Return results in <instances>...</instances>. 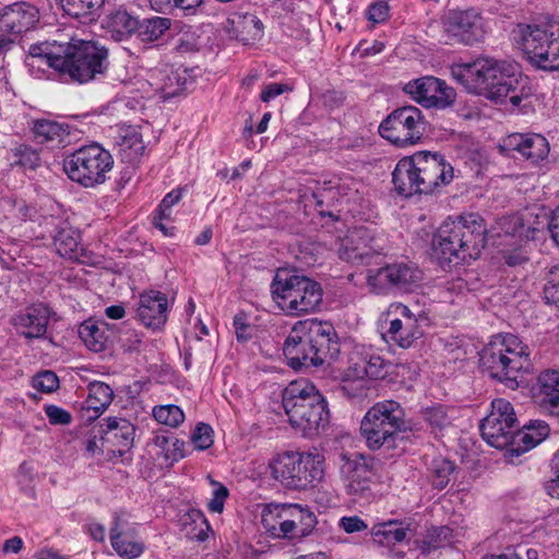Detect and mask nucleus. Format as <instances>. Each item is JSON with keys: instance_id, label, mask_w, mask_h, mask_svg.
Here are the masks:
<instances>
[{"instance_id": "obj_63", "label": "nucleus", "mask_w": 559, "mask_h": 559, "mask_svg": "<svg viewBox=\"0 0 559 559\" xmlns=\"http://www.w3.org/2000/svg\"><path fill=\"white\" fill-rule=\"evenodd\" d=\"M150 3L153 10L160 13L170 12L175 7L174 0H150Z\"/></svg>"}, {"instance_id": "obj_15", "label": "nucleus", "mask_w": 559, "mask_h": 559, "mask_svg": "<svg viewBox=\"0 0 559 559\" xmlns=\"http://www.w3.org/2000/svg\"><path fill=\"white\" fill-rule=\"evenodd\" d=\"M404 92L426 108L444 109L453 105L455 90L435 76H423L408 82Z\"/></svg>"}, {"instance_id": "obj_35", "label": "nucleus", "mask_w": 559, "mask_h": 559, "mask_svg": "<svg viewBox=\"0 0 559 559\" xmlns=\"http://www.w3.org/2000/svg\"><path fill=\"white\" fill-rule=\"evenodd\" d=\"M119 155L126 163L134 164L140 160L145 151L142 135L133 127L121 128L116 138Z\"/></svg>"}, {"instance_id": "obj_56", "label": "nucleus", "mask_w": 559, "mask_h": 559, "mask_svg": "<svg viewBox=\"0 0 559 559\" xmlns=\"http://www.w3.org/2000/svg\"><path fill=\"white\" fill-rule=\"evenodd\" d=\"M182 198L181 190L175 189L167 193L162 200L158 210H159V219L167 218L169 213H167L175 204H177Z\"/></svg>"}, {"instance_id": "obj_11", "label": "nucleus", "mask_w": 559, "mask_h": 559, "mask_svg": "<svg viewBox=\"0 0 559 559\" xmlns=\"http://www.w3.org/2000/svg\"><path fill=\"white\" fill-rule=\"evenodd\" d=\"M483 439L491 447L508 450L514 445L519 423L512 404L504 399L491 402V411L479 426Z\"/></svg>"}, {"instance_id": "obj_54", "label": "nucleus", "mask_w": 559, "mask_h": 559, "mask_svg": "<svg viewBox=\"0 0 559 559\" xmlns=\"http://www.w3.org/2000/svg\"><path fill=\"white\" fill-rule=\"evenodd\" d=\"M228 495L229 491L227 487L222 484H217V488L214 490L213 497L207 503L209 510L214 513H222Z\"/></svg>"}, {"instance_id": "obj_24", "label": "nucleus", "mask_w": 559, "mask_h": 559, "mask_svg": "<svg viewBox=\"0 0 559 559\" xmlns=\"http://www.w3.org/2000/svg\"><path fill=\"white\" fill-rule=\"evenodd\" d=\"M110 543L116 552L128 559L140 557L144 551V544L136 537V526L128 521L123 514L116 513L110 527Z\"/></svg>"}, {"instance_id": "obj_32", "label": "nucleus", "mask_w": 559, "mask_h": 559, "mask_svg": "<svg viewBox=\"0 0 559 559\" xmlns=\"http://www.w3.org/2000/svg\"><path fill=\"white\" fill-rule=\"evenodd\" d=\"M33 133L38 143L51 148L66 147L71 143V127L49 119H37L33 124Z\"/></svg>"}, {"instance_id": "obj_27", "label": "nucleus", "mask_w": 559, "mask_h": 559, "mask_svg": "<svg viewBox=\"0 0 559 559\" xmlns=\"http://www.w3.org/2000/svg\"><path fill=\"white\" fill-rule=\"evenodd\" d=\"M502 147L518 152L532 164L546 159L550 151L547 139L539 133H512L503 140Z\"/></svg>"}, {"instance_id": "obj_12", "label": "nucleus", "mask_w": 559, "mask_h": 559, "mask_svg": "<svg viewBox=\"0 0 559 559\" xmlns=\"http://www.w3.org/2000/svg\"><path fill=\"white\" fill-rule=\"evenodd\" d=\"M520 46L531 63L547 71L559 70L558 34L539 25H527L521 29Z\"/></svg>"}, {"instance_id": "obj_39", "label": "nucleus", "mask_w": 559, "mask_h": 559, "mask_svg": "<svg viewBox=\"0 0 559 559\" xmlns=\"http://www.w3.org/2000/svg\"><path fill=\"white\" fill-rule=\"evenodd\" d=\"M107 24L112 33V37H115L116 40H121L123 37L138 31L139 20L127 11L118 10L108 16Z\"/></svg>"}, {"instance_id": "obj_8", "label": "nucleus", "mask_w": 559, "mask_h": 559, "mask_svg": "<svg viewBox=\"0 0 559 559\" xmlns=\"http://www.w3.org/2000/svg\"><path fill=\"white\" fill-rule=\"evenodd\" d=\"M323 457L311 452H284L271 464L272 475L288 489L313 487L323 476Z\"/></svg>"}, {"instance_id": "obj_5", "label": "nucleus", "mask_w": 559, "mask_h": 559, "mask_svg": "<svg viewBox=\"0 0 559 559\" xmlns=\"http://www.w3.org/2000/svg\"><path fill=\"white\" fill-rule=\"evenodd\" d=\"M486 227L475 213L447 219L432 238V250L449 262L476 260L486 246Z\"/></svg>"}, {"instance_id": "obj_13", "label": "nucleus", "mask_w": 559, "mask_h": 559, "mask_svg": "<svg viewBox=\"0 0 559 559\" xmlns=\"http://www.w3.org/2000/svg\"><path fill=\"white\" fill-rule=\"evenodd\" d=\"M421 280L420 271L411 263H392L374 271H369L367 283L379 295L390 293H408Z\"/></svg>"}, {"instance_id": "obj_23", "label": "nucleus", "mask_w": 559, "mask_h": 559, "mask_svg": "<svg viewBox=\"0 0 559 559\" xmlns=\"http://www.w3.org/2000/svg\"><path fill=\"white\" fill-rule=\"evenodd\" d=\"M49 320V308L44 304H35L14 314L10 322L17 335L31 342L45 337Z\"/></svg>"}, {"instance_id": "obj_3", "label": "nucleus", "mask_w": 559, "mask_h": 559, "mask_svg": "<svg viewBox=\"0 0 559 559\" xmlns=\"http://www.w3.org/2000/svg\"><path fill=\"white\" fill-rule=\"evenodd\" d=\"M282 404L290 426L306 438L323 435L330 426L325 397L307 380L290 382L283 391Z\"/></svg>"}, {"instance_id": "obj_20", "label": "nucleus", "mask_w": 559, "mask_h": 559, "mask_svg": "<svg viewBox=\"0 0 559 559\" xmlns=\"http://www.w3.org/2000/svg\"><path fill=\"white\" fill-rule=\"evenodd\" d=\"M370 229L356 227L342 240L338 248L341 260L352 264H364L380 251Z\"/></svg>"}, {"instance_id": "obj_51", "label": "nucleus", "mask_w": 559, "mask_h": 559, "mask_svg": "<svg viewBox=\"0 0 559 559\" xmlns=\"http://www.w3.org/2000/svg\"><path fill=\"white\" fill-rule=\"evenodd\" d=\"M359 368L370 378H382L384 377V360L380 356H370L368 360H364Z\"/></svg>"}, {"instance_id": "obj_49", "label": "nucleus", "mask_w": 559, "mask_h": 559, "mask_svg": "<svg viewBox=\"0 0 559 559\" xmlns=\"http://www.w3.org/2000/svg\"><path fill=\"white\" fill-rule=\"evenodd\" d=\"M90 394L98 401L100 407L107 408L114 399L112 389L104 382H95L90 385Z\"/></svg>"}, {"instance_id": "obj_52", "label": "nucleus", "mask_w": 559, "mask_h": 559, "mask_svg": "<svg viewBox=\"0 0 559 559\" xmlns=\"http://www.w3.org/2000/svg\"><path fill=\"white\" fill-rule=\"evenodd\" d=\"M45 413L51 425H69L72 420V416L68 411L56 405H47Z\"/></svg>"}, {"instance_id": "obj_30", "label": "nucleus", "mask_w": 559, "mask_h": 559, "mask_svg": "<svg viewBox=\"0 0 559 559\" xmlns=\"http://www.w3.org/2000/svg\"><path fill=\"white\" fill-rule=\"evenodd\" d=\"M226 31L230 37L249 45L262 38L264 26L255 14L234 12L227 20Z\"/></svg>"}, {"instance_id": "obj_22", "label": "nucleus", "mask_w": 559, "mask_h": 559, "mask_svg": "<svg viewBox=\"0 0 559 559\" xmlns=\"http://www.w3.org/2000/svg\"><path fill=\"white\" fill-rule=\"evenodd\" d=\"M348 474L345 480L346 493L354 499L370 500L373 497L372 485L376 479L374 460L364 455L348 463Z\"/></svg>"}, {"instance_id": "obj_40", "label": "nucleus", "mask_w": 559, "mask_h": 559, "mask_svg": "<svg viewBox=\"0 0 559 559\" xmlns=\"http://www.w3.org/2000/svg\"><path fill=\"white\" fill-rule=\"evenodd\" d=\"M171 20L168 17L154 16L139 21L138 36L143 43H151L159 39L170 28Z\"/></svg>"}, {"instance_id": "obj_14", "label": "nucleus", "mask_w": 559, "mask_h": 559, "mask_svg": "<svg viewBox=\"0 0 559 559\" xmlns=\"http://www.w3.org/2000/svg\"><path fill=\"white\" fill-rule=\"evenodd\" d=\"M270 512L278 526L277 536L286 539L309 536L318 523L316 514L308 507L297 503L276 504Z\"/></svg>"}, {"instance_id": "obj_55", "label": "nucleus", "mask_w": 559, "mask_h": 559, "mask_svg": "<svg viewBox=\"0 0 559 559\" xmlns=\"http://www.w3.org/2000/svg\"><path fill=\"white\" fill-rule=\"evenodd\" d=\"M390 7L385 1L372 3L368 9V20L373 23H383L389 17Z\"/></svg>"}, {"instance_id": "obj_19", "label": "nucleus", "mask_w": 559, "mask_h": 559, "mask_svg": "<svg viewBox=\"0 0 559 559\" xmlns=\"http://www.w3.org/2000/svg\"><path fill=\"white\" fill-rule=\"evenodd\" d=\"M39 22L38 9L28 2H14L0 10V32L16 38Z\"/></svg>"}, {"instance_id": "obj_42", "label": "nucleus", "mask_w": 559, "mask_h": 559, "mask_svg": "<svg viewBox=\"0 0 559 559\" xmlns=\"http://www.w3.org/2000/svg\"><path fill=\"white\" fill-rule=\"evenodd\" d=\"M430 471L432 486L441 490L450 483L454 464L444 457H437L432 461Z\"/></svg>"}, {"instance_id": "obj_46", "label": "nucleus", "mask_w": 559, "mask_h": 559, "mask_svg": "<svg viewBox=\"0 0 559 559\" xmlns=\"http://www.w3.org/2000/svg\"><path fill=\"white\" fill-rule=\"evenodd\" d=\"M233 325L238 342L246 343L253 337L255 328L249 323L248 316L245 312H239L234 317Z\"/></svg>"}, {"instance_id": "obj_50", "label": "nucleus", "mask_w": 559, "mask_h": 559, "mask_svg": "<svg viewBox=\"0 0 559 559\" xmlns=\"http://www.w3.org/2000/svg\"><path fill=\"white\" fill-rule=\"evenodd\" d=\"M543 225L534 227V229H547L550 233L551 239L559 247V205L551 212L550 215L543 213Z\"/></svg>"}, {"instance_id": "obj_43", "label": "nucleus", "mask_w": 559, "mask_h": 559, "mask_svg": "<svg viewBox=\"0 0 559 559\" xmlns=\"http://www.w3.org/2000/svg\"><path fill=\"white\" fill-rule=\"evenodd\" d=\"M153 416L162 425L176 428L185 420L181 408L174 404L158 405L153 408Z\"/></svg>"}, {"instance_id": "obj_33", "label": "nucleus", "mask_w": 559, "mask_h": 559, "mask_svg": "<svg viewBox=\"0 0 559 559\" xmlns=\"http://www.w3.org/2000/svg\"><path fill=\"white\" fill-rule=\"evenodd\" d=\"M418 176L412 156L400 159L392 173L395 191L406 198L416 193L424 194Z\"/></svg>"}, {"instance_id": "obj_57", "label": "nucleus", "mask_w": 559, "mask_h": 559, "mask_svg": "<svg viewBox=\"0 0 559 559\" xmlns=\"http://www.w3.org/2000/svg\"><path fill=\"white\" fill-rule=\"evenodd\" d=\"M340 526L348 534L362 532L368 527L365 521L357 515L343 516L340 520Z\"/></svg>"}, {"instance_id": "obj_38", "label": "nucleus", "mask_w": 559, "mask_h": 559, "mask_svg": "<svg viewBox=\"0 0 559 559\" xmlns=\"http://www.w3.org/2000/svg\"><path fill=\"white\" fill-rule=\"evenodd\" d=\"M57 252L68 259H76L80 245V235L73 228L64 225L57 229L52 236Z\"/></svg>"}, {"instance_id": "obj_26", "label": "nucleus", "mask_w": 559, "mask_h": 559, "mask_svg": "<svg viewBox=\"0 0 559 559\" xmlns=\"http://www.w3.org/2000/svg\"><path fill=\"white\" fill-rule=\"evenodd\" d=\"M392 308L399 317L391 320L386 334L400 347L408 348L423 335L418 317L403 304L393 305Z\"/></svg>"}, {"instance_id": "obj_59", "label": "nucleus", "mask_w": 559, "mask_h": 559, "mask_svg": "<svg viewBox=\"0 0 559 559\" xmlns=\"http://www.w3.org/2000/svg\"><path fill=\"white\" fill-rule=\"evenodd\" d=\"M289 87L286 84L282 83H271L262 91L260 95V99L263 103H269L270 100L274 99L275 97L280 96L284 92L288 91Z\"/></svg>"}, {"instance_id": "obj_31", "label": "nucleus", "mask_w": 559, "mask_h": 559, "mask_svg": "<svg viewBox=\"0 0 559 559\" xmlns=\"http://www.w3.org/2000/svg\"><path fill=\"white\" fill-rule=\"evenodd\" d=\"M549 426L545 421L536 420L523 428L519 427L515 435L514 445L508 450V460L514 463L513 459L530 451L539 444L549 435Z\"/></svg>"}, {"instance_id": "obj_62", "label": "nucleus", "mask_w": 559, "mask_h": 559, "mask_svg": "<svg viewBox=\"0 0 559 559\" xmlns=\"http://www.w3.org/2000/svg\"><path fill=\"white\" fill-rule=\"evenodd\" d=\"M547 493L559 499V473H554V477L545 484Z\"/></svg>"}, {"instance_id": "obj_17", "label": "nucleus", "mask_w": 559, "mask_h": 559, "mask_svg": "<svg viewBox=\"0 0 559 559\" xmlns=\"http://www.w3.org/2000/svg\"><path fill=\"white\" fill-rule=\"evenodd\" d=\"M443 29L450 39L464 45L478 43L486 34L484 19L474 10L449 12L443 20Z\"/></svg>"}, {"instance_id": "obj_37", "label": "nucleus", "mask_w": 559, "mask_h": 559, "mask_svg": "<svg viewBox=\"0 0 559 559\" xmlns=\"http://www.w3.org/2000/svg\"><path fill=\"white\" fill-rule=\"evenodd\" d=\"M104 326V322L93 320H86L80 325L79 336L90 350L100 353L105 349L107 335Z\"/></svg>"}, {"instance_id": "obj_7", "label": "nucleus", "mask_w": 559, "mask_h": 559, "mask_svg": "<svg viewBox=\"0 0 559 559\" xmlns=\"http://www.w3.org/2000/svg\"><path fill=\"white\" fill-rule=\"evenodd\" d=\"M273 299L290 314L299 316L316 311L322 304L323 290L314 280L304 275H276L271 284Z\"/></svg>"}, {"instance_id": "obj_21", "label": "nucleus", "mask_w": 559, "mask_h": 559, "mask_svg": "<svg viewBox=\"0 0 559 559\" xmlns=\"http://www.w3.org/2000/svg\"><path fill=\"white\" fill-rule=\"evenodd\" d=\"M307 326L305 320L295 323L283 345L288 366L295 370L314 367V357H311L314 352L312 344L308 342L310 337Z\"/></svg>"}, {"instance_id": "obj_41", "label": "nucleus", "mask_w": 559, "mask_h": 559, "mask_svg": "<svg viewBox=\"0 0 559 559\" xmlns=\"http://www.w3.org/2000/svg\"><path fill=\"white\" fill-rule=\"evenodd\" d=\"M154 445L159 449L157 455H163L165 460L176 462L185 456V443L177 438L165 433H157L153 439Z\"/></svg>"}, {"instance_id": "obj_2", "label": "nucleus", "mask_w": 559, "mask_h": 559, "mask_svg": "<svg viewBox=\"0 0 559 559\" xmlns=\"http://www.w3.org/2000/svg\"><path fill=\"white\" fill-rule=\"evenodd\" d=\"M452 75L469 93L485 95L496 103L509 97L514 106L522 102V96L518 93L522 73L515 61L478 58L472 63L453 67Z\"/></svg>"}, {"instance_id": "obj_25", "label": "nucleus", "mask_w": 559, "mask_h": 559, "mask_svg": "<svg viewBox=\"0 0 559 559\" xmlns=\"http://www.w3.org/2000/svg\"><path fill=\"white\" fill-rule=\"evenodd\" d=\"M98 432L103 444L110 445L111 451L117 452L119 456H122L133 447L135 427L127 418H104Z\"/></svg>"}, {"instance_id": "obj_28", "label": "nucleus", "mask_w": 559, "mask_h": 559, "mask_svg": "<svg viewBox=\"0 0 559 559\" xmlns=\"http://www.w3.org/2000/svg\"><path fill=\"white\" fill-rule=\"evenodd\" d=\"M534 396L540 408L559 417V370L545 369L539 372L534 385Z\"/></svg>"}, {"instance_id": "obj_61", "label": "nucleus", "mask_w": 559, "mask_h": 559, "mask_svg": "<svg viewBox=\"0 0 559 559\" xmlns=\"http://www.w3.org/2000/svg\"><path fill=\"white\" fill-rule=\"evenodd\" d=\"M202 3L203 0H174L175 8L183 10L186 14H194Z\"/></svg>"}, {"instance_id": "obj_58", "label": "nucleus", "mask_w": 559, "mask_h": 559, "mask_svg": "<svg viewBox=\"0 0 559 559\" xmlns=\"http://www.w3.org/2000/svg\"><path fill=\"white\" fill-rule=\"evenodd\" d=\"M183 84L180 83V75L178 73H171L166 76L165 84L163 86V91L167 97H174L178 95L180 91L183 90Z\"/></svg>"}, {"instance_id": "obj_29", "label": "nucleus", "mask_w": 559, "mask_h": 559, "mask_svg": "<svg viewBox=\"0 0 559 559\" xmlns=\"http://www.w3.org/2000/svg\"><path fill=\"white\" fill-rule=\"evenodd\" d=\"M167 297L158 290H150L140 296L138 317L151 329H160L167 320Z\"/></svg>"}, {"instance_id": "obj_64", "label": "nucleus", "mask_w": 559, "mask_h": 559, "mask_svg": "<svg viewBox=\"0 0 559 559\" xmlns=\"http://www.w3.org/2000/svg\"><path fill=\"white\" fill-rule=\"evenodd\" d=\"M22 546H23V540L20 537L14 536V537L5 540V543L3 545V551L16 554L22 549Z\"/></svg>"}, {"instance_id": "obj_34", "label": "nucleus", "mask_w": 559, "mask_h": 559, "mask_svg": "<svg viewBox=\"0 0 559 559\" xmlns=\"http://www.w3.org/2000/svg\"><path fill=\"white\" fill-rule=\"evenodd\" d=\"M412 523L400 520H389L376 524L371 530L373 542L382 547H391L406 540L412 533Z\"/></svg>"}, {"instance_id": "obj_45", "label": "nucleus", "mask_w": 559, "mask_h": 559, "mask_svg": "<svg viewBox=\"0 0 559 559\" xmlns=\"http://www.w3.org/2000/svg\"><path fill=\"white\" fill-rule=\"evenodd\" d=\"M337 197V191L333 187H319L316 191L311 193V199L313 200L317 210L321 216H330L333 214L330 211H325L324 206L330 207L334 200Z\"/></svg>"}, {"instance_id": "obj_4", "label": "nucleus", "mask_w": 559, "mask_h": 559, "mask_svg": "<svg viewBox=\"0 0 559 559\" xmlns=\"http://www.w3.org/2000/svg\"><path fill=\"white\" fill-rule=\"evenodd\" d=\"M480 367L490 378L515 390L532 368L527 345L513 334L496 335L480 352Z\"/></svg>"}, {"instance_id": "obj_48", "label": "nucleus", "mask_w": 559, "mask_h": 559, "mask_svg": "<svg viewBox=\"0 0 559 559\" xmlns=\"http://www.w3.org/2000/svg\"><path fill=\"white\" fill-rule=\"evenodd\" d=\"M213 430L207 424H199L192 436L191 441L198 450H206L213 444Z\"/></svg>"}, {"instance_id": "obj_36", "label": "nucleus", "mask_w": 559, "mask_h": 559, "mask_svg": "<svg viewBox=\"0 0 559 559\" xmlns=\"http://www.w3.org/2000/svg\"><path fill=\"white\" fill-rule=\"evenodd\" d=\"M63 12L80 23L96 21L105 4V0H59Z\"/></svg>"}, {"instance_id": "obj_1", "label": "nucleus", "mask_w": 559, "mask_h": 559, "mask_svg": "<svg viewBox=\"0 0 559 559\" xmlns=\"http://www.w3.org/2000/svg\"><path fill=\"white\" fill-rule=\"evenodd\" d=\"M35 59L45 61L61 76L80 84L103 79L109 68L108 49L104 45L79 38L33 44L25 62L34 66Z\"/></svg>"}, {"instance_id": "obj_44", "label": "nucleus", "mask_w": 559, "mask_h": 559, "mask_svg": "<svg viewBox=\"0 0 559 559\" xmlns=\"http://www.w3.org/2000/svg\"><path fill=\"white\" fill-rule=\"evenodd\" d=\"M424 420L432 428L442 430L450 426L451 418L443 405H435L423 411Z\"/></svg>"}, {"instance_id": "obj_16", "label": "nucleus", "mask_w": 559, "mask_h": 559, "mask_svg": "<svg viewBox=\"0 0 559 559\" xmlns=\"http://www.w3.org/2000/svg\"><path fill=\"white\" fill-rule=\"evenodd\" d=\"M424 194H430L436 188L449 185L453 179V167L440 153L418 152L412 155Z\"/></svg>"}, {"instance_id": "obj_9", "label": "nucleus", "mask_w": 559, "mask_h": 559, "mask_svg": "<svg viewBox=\"0 0 559 559\" xmlns=\"http://www.w3.org/2000/svg\"><path fill=\"white\" fill-rule=\"evenodd\" d=\"M112 167L110 152L98 143L84 145L63 159V170L68 177L85 188L104 183Z\"/></svg>"}, {"instance_id": "obj_60", "label": "nucleus", "mask_w": 559, "mask_h": 559, "mask_svg": "<svg viewBox=\"0 0 559 559\" xmlns=\"http://www.w3.org/2000/svg\"><path fill=\"white\" fill-rule=\"evenodd\" d=\"M544 296L548 304H554L559 307V283H546L544 287Z\"/></svg>"}, {"instance_id": "obj_10", "label": "nucleus", "mask_w": 559, "mask_h": 559, "mask_svg": "<svg viewBox=\"0 0 559 559\" xmlns=\"http://www.w3.org/2000/svg\"><path fill=\"white\" fill-rule=\"evenodd\" d=\"M427 120L416 106H402L391 111L379 126V134L397 147L418 144L427 131Z\"/></svg>"}, {"instance_id": "obj_47", "label": "nucleus", "mask_w": 559, "mask_h": 559, "mask_svg": "<svg viewBox=\"0 0 559 559\" xmlns=\"http://www.w3.org/2000/svg\"><path fill=\"white\" fill-rule=\"evenodd\" d=\"M33 386L41 392L51 393L59 388V379L53 371L45 370L34 377Z\"/></svg>"}, {"instance_id": "obj_6", "label": "nucleus", "mask_w": 559, "mask_h": 559, "mask_svg": "<svg viewBox=\"0 0 559 559\" xmlns=\"http://www.w3.org/2000/svg\"><path fill=\"white\" fill-rule=\"evenodd\" d=\"M405 411L393 400L376 403L368 409L360 423V435L370 450H394L411 431Z\"/></svg>"}, {"instance_id": "obj_53", "label": "nucleus", "mask_w": 559, "mask_h": 559, "mask_svg": "<svg viewBox=\"0 0 559 559\" xmlns=\"http://www.w3.org/2000/svg\"><path fill=\"white\" fill-rule=\"evenodd\" d=\"M19 164L24 168L35 169L39 166L40 157L38 153L28 146H21L17 151Z\"/></svg>"}, {"instance_id": "obj_18", "label": "nucleus", "mask_w": 559, "mask_h": 559, "mask_svg": "<svg viewBox=\"0 0 559 559\" xmlns=\"http://www.w3.org/2000/svg\"><path fill=\"white\" fill-rule=\"evenodd\" d=\"M309 341L313 347L314 367L336 361L341 353L340 338L334 326L317 319L305 320Z\"/></svg>"}]
</instances>
